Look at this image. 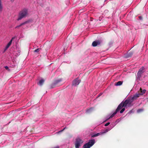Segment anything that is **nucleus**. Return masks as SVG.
I'll list each match as a JSON object with an SVG mask.
<instances>
[{"instance_id": "1", "label": "nucleus", "mask_w": 148, "mask_h": 148, "mask_svg": "<svg viewBox=\"0 0 148 148\" xmlns=\"http://www.w3.org/2000/svg\"><path fill=\"white\" fill-rule=\"evenodd\" d=\"M140 96L139 93H136L130 98L128 99L125 101H122L120 104H121V107H130L132 106L133 104L132 103L134 100H136Z\"/></svg>"}, {"instance_id": "2", "label": "nucleus", "mask_w": 148, "mask_h": 148, "mask_svg": "<svg viewBox=\"0 0 148 148\" xmlns=\"http://www.w3.org/2000/svg\"><path fill=\"white\" fill-rule=\"evenodd\" d=\"M120 121V120H119V119L117 120L115 122V124L113 127H111L108 128L102 132H101L99 133H98L95 134H92L91 135V137L92 138L96 137L100 135H103L106 133L108 131L111 130L112 128H113Z\"/></svg>"}, {"instance_id": "3", "label": "nucleus", "mask_w": 148, "mask_h": 148, "mask_svg": "<svg viewBox=\"0 0 148 148\" xmlns=\"http://www.w3.org/2000/svg\"><path fill=\"white\" fill-rule=\"evenodd\" d=\"M27 15V10L26 9H23L20 12L17 20L19 21L21 20L23 18L26 16Z\"/></svg>"}, {"instance_id": "4", "label": "nucleus", "mask_w": 148, "mask_h": 148, "mask_svg": "<svg viewBox=\"0 0 148 148\" xmlns=\"http://www.w3.org/2000/svg\"><path fill=\"white\" fill-rule=\"evenodd\" d=\"M95 139H91L89 140L88 142L85 143L83 146V148H90L95 143Z\"/></svg>"}, {"instance_id": "5", "label": "nucleus", "mask_w": 148, "mask_h": 148, "mask_svg": "<svg viewBox=\"0 0 148 148\" xmlns=\"http://www.w3.org/2000/svg\"><path fill=\"white\" fill-rule=\"evenodd\" d=\"M121 104H120L119 105L116 110L112 114H110L106 117V121H107L113 117L117 113V112L119 111L122 108V107H121Z\"/></svg>"}, {"instance_id": "6", "label": "nucleus", "mask_w": 148, "mask_h": 148, "mask_svg": "<svg viewBox=\"0 0 148 148\" xmlns=\"http://www.w3.org/2000/svg\"><path fill=\"white\" fill-rule=\"evenodd\" d=\"M83 141L79 137H77L75 139V148H79L81 144L83 143Z\"/></svg>"}, {"instance_id": "7", "label": "nucleus", "mask_w": 148, "mask_h": 148, "mask_svg": "<svg viewBox=\"0 0 148 148\" xmlns=\"http://www.w3.org/2000/svg\"><path fill=\"white\" fill-rule=\"evenodd\" d=\"M80 82V80L78 78H76L73 81L72 85L74 86H77L79 84Z\"/></svg>"}, {"instance_id": "8", "label": "nucleus", "mask_w": 148, "mask_h": 148, "mask_svg": "<svg viewBox=\"0 0 148 148\" xmlns=\"http://www.w3.org/2000/svg\"><path fill=\"white\" fill-rule=\"evenodd\" d=\"M144 70V68L143 67H141L139 70L137 74L138 77L140 76L141 74L143 72Z\"/></svg>"}, {"instance_id": "9", "label": "nucleus", "mask_w": 148, "mask_h": 148, "mask_svg": "<svg viewBox=\"0 0 148 148\" xmlns=\"http://www.w3.org/2000/svg\"><path fill=\"white\" fill-rule=\"evenodd\" d=\"M14 39V38H12V39H11V40L9 42L8 44L7 45L5 48V49L3 52H5L7 50V49L11 45L12 42V40Z\"/></svg>"}, {"instance_id": "10", "label": "nucleus", "mask_w": 148, "mask_h": 148, "mask_svg": "<svg viewBox=\"0 0 148 148\" xmlns=\"http://www.w3.org/2000/svg\"><path fill=\"white\" fill-rule=\"evenodd\" d=\"M94 108H91L89 109H87L86 110V112L87 113H90L92 112L94 110Z\"/></svg>"}, {"instance_id": "11", "label": "nucleus", "mask_w": 148, "mask_h": 148, "mask_svg": "<svg viewBox=\"0 0 148 148\" xmlns=\"http://www.w3.org/2000/svg\"><path fill=\"white\" fill-rule=\"evenodd\" d=\"M62 80L61 79H58L55 81L54 83V85H56L61 82Z\"/></svg>"}, {"instance_id": "12", "label": "nucleus", "mask_w": 148, "mask_h": 148, "mask_svg": "<svg viewBox=\"0 0 148 148\" xmlns=\"http://www.w3.org/2000/svg\"><path fill=\"white\" fill-rule=\"evenodd\" d=\"M99 44V41H94L92 44V45L93 47H95L97 46L98 44Z\"/></svg>"}, {"instance_id": "13", "label": "nucleus", "mask_w": 148, "mask_h": 148, "mask_svg": "<svg viewBox=\"0 0 148 148\" xmlns=\"http://www.w3.org/2000/svg\"><path fill=\"white\" fill-rule=\"evenodd\" d=\"M140 93H139L140 94V96L141 95H143L145 93L146 90L145 89H143L142 90V89H141V88H140Z\"/></svg>"}, {"instance_id": "14", "label": "nucleus", "mask_w": 148, "mask_h": 148, "mask_svg": "<svg viewBox=\"0 0 148 148\" xmlns=\"http://www.w3.org/2000/svg\"><path fill=\"white\" fill-rule=\"evenodd\" d=\"M122 81H119L115 83V85L116 86H119L121 85L122 84Z\"/></svg>"}, {"instance_id": "15", "label": "nucleus", "mask_w": 148, "mask_h": 148, "mask_svg": "<svg viewBox=\"0 0 148 148\" xmlns=\"http://www.w3.org/2000/svg\"><path fill=\"white\" fill-rule=\"evenodd\" d=\"M44 81H45L43 79H41L39 81L38 84L40 86L42 85L43 83H44Z\"/></svg>"}, {"instance_id": "16", "label": "nucleus", "mask_w": 148, "mask_h": 148, "mask_svg": "<svg viewBox=\"0 0 148 148\" xmlns=\"http://www.w3.org/2000/svg\"><path fill=\"white\" fill-rule=\"evenodd\" d=\"M3 10V6L1 0H0V12H1Z\"/></svg>"}, {"instance_id": "17", "label": "nucleus", "mask_w": 148, "mask_h": 148, "mask_svg": "<svg viewBox=\"0 0 148 148\" xmlns=\"http://www.w3.org/2000/svg\"><path fill=\"white\" fill-rule=\"evenodd\" d=\"M27 23V21H26V22H24L23 23H22L21 24L17 26H16V27L15 28H17L18 27H20L21 26V25H24V24Z\"/></svg>"}, {"instance_id": "18", "label": "nucleus", "mask_w": 148, "mask_h": 148, "mask_svg": "<svg viewBox=\"0 0 148 148\" xmlns=\"http://www.w3.org/2000/svg\"><path fill=\"white\" fill-rule=\"evenodd\" d=\"M143 109H140L138 110L137 111V112L138 113H139L143 112Z\"/></svg>"}, {"instance_id": "19", "label": "nucleus", "mask_w": 148, "mask_h": 148, "mask_svg": "<svg viewBox=\"0 0 148 148\" xmlns=\"http://www.w3.org/2000/svg\"><path fill=\"white\" fill-rule=\"evenodd\" d=\"M121 110L120 111V113H123V112L125 111V108H121Z\"/></svg>"}, {"instance_id": "20", "label": "nucleus", "mask_w": 148, "mask_h": 148, "mask_svg": "<svg viewBox=\"0 0 148 148\" xmlns=\"http://www.w3.org/2000/svg\"><path fill=\"white\" fill-rule=\"evenodd\" d=\"M121 110L120 111V113H123V112L125 111V108H121Z\"/></svg>"}, {"instance_id": "21", "label": "nucleus", "mask_w": 148, "mask_h": 148, "mask_svg": "<svg viewBox=\"0 0 148 148\" xmlns=\"http://www.w3.org/2000/svg\"><path fill=\"white\" fill-rule=\"evenodd\" d=\"M40 49H36L34 51V52H38L40 51Z\"/></svg>"}, {"instance_id": "22", "label": "nucleus", "mask_w": 148, "mask_h": 148, "mask_svg": "<svg viewBox=\"0 0 148 148\" xmlns=\"http://www.w3.org/2000/svg\"><path fill=\"white\" fill-rule=\"evenodd\" d=\"M134 112V111H133V110H131L128 113V114H131L132 113H133Z\"/></svg>"}, {"instance_id": "23", "label": "nucleus", "mask_w": 148, "mask_h": 148, "mask_svg": "<svg viewBox=\"0 0 148 148\" xmlns=\"http://www.w3.org/2000/svg\"><path fill=\"white\" fill-rule=\"evenodd\" d=\"M110 124V122H108L106 123L105 125V126H108V125H109Z\"/></svg>"}, {"instance_id": "24", "label": "nucleus", "mask_w": 148, "mask_h": 148, "mask_svg": "<svg viewBox=\"0 0 148 148\" xmlns=\"http://www.w3.org/2000/svg\"><path fill=\"white\" fill-rule=\"evenodd\" d=\"M66 128V127H65L63 130H62L61 131H60L59 132H62Z\"/></svg>"}, {"instance_id": "25", "label": "nucleus", "mask_w": 148, "mask_h": 148, "mask_svg": "<svg viewBox=\"0 0 148 148\" xmlns=\"http://www.w3.org/2000/svg\"><path fill=\"white\" fill-rule=\"evenodd\" d=\"M21 50L19 49L18 51V53H19L18 54H17V56H19V53H20L21 52Z\"/></svg>"}, {"instance_id": "26", "label": "nucleus", "mask_w": 148, "mask_h": 148, "mask_svg": "<svg viewBox=\"0 0 148 148\" xmlns=\"http://www.w3.org/2000/svg\"><path fill=\"white\" fill-rule=\"evenodd\" d=\"M5 68L6 69H7V70H8L9 69L8 67V66H5Z\"/></svg>"}, {"instance_id": "27", "label": "nucleus", "mask_w": 148, "mask_h": 148, "mask_svg": "<svg viewBox=\"0 0 148 148\" xmlns=\"http://www.w3.org/2000/svg\"><path fill=\"white\" fill-rule=\"evenodd\" d=\"M52 148H59V147L58 146H57Z\"/></svg>"}, {"instance_id": "28", "label": "nucleus", "mask_w": 148, "mask_h": 148, "mask_svg": "<svg viewBox=\"0 0 148 148\" xmlns=\"http://www.w3.org/2000/svg\"><path fill=\"white\" fill-rule=\"evenodd\" d=\"M139 18L140 20L142 19V17H141L140 16H139Z\"/></svg>"}, {"instance_id": "29", "label": "nucleus", "mask_w": 148, "mask_h": 148, "mask_svg": "<svg viewBox=\"0 0 148 148\" xmlns=\"http://www.w3.org/2000/svg\"><path fill=\"white\" fill-rule=\"evenodd\" d=\"M102 93H100V94H99V96H98V97H99V96H100L101 95H102Z\"/></svg>"}, {"instance_id": "30", "label": "nucleus", "mask_w": 148, "mask_h": 148, "mask_svg": "<svg viewBox=\"0 0 148 148\" xmlns=\"http://www.w3.org/2000/svg\"><path fill=\"white\" fill-rule=\"evenodd\" d=\"M15 0H11V2H13Z\"/></svg>"}]
</instances>
